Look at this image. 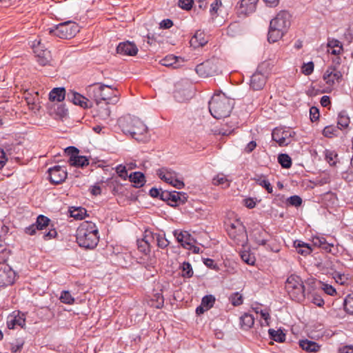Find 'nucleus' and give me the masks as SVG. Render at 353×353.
<instances>
[{
    "instance_id": "obj_18",
    "label": "nucleus",
    "mask_w": 353,
    "mask_h": 353,
    "mask_svg": "<svg viewBox=\"0 0 353 353\" xmlns=\"http://www.w3.org/2000/svg\"><path fill=\"white\" fill-rule=\"evenodd\" d=\"M174 236L176 237L177 241L184 248H189L191 243H194V239L190 234L187 231H174Z\"/></svg>"
},
{
    "instance_id": "obj_64",
    "label": "nucleus",
    "mask_w": 353,
    "mask_h": 353,
    "mask_svg": "<svg viewBox=\"0 0 353 353\" xmlns=\"http://www.w3.org/2000/svg\"><path fill=\"white\" fill-rule=\"evenodd\" d=\"M345 37L347 39H353V22L350 24L349 27L347 28L345 32Z\"/></svg>"
},
{
    "instance_id": "obj_12",
    "label": "nucleus",
    "mask_w": 353,
    "mask_h": 353,
    "mask_svg": "<svg viewBox=\"0 0 353 353\" xmlns=\"http://www.w3.org/2000/svg\"><path fill=\"white\" fill-rule=\"evenodd\" d=\"M258 1L259 0H241L236 6L237 14L239 17H245L253 13L256 10Z\"/></svg>"
},
{
    "instance_id": "obj_57",
    "label": "nucleus",
    "mask_w": 353,
    "mask_h": 353,
    "mask_svg": "<svg viewBox=\"0 0 353 353\" xmlns=\"http://www.w3.org/2000/svg\"><path fill=\"white\" fill-rule=\"evenodd\" d=\"M302 72L305 75L310 74L314 70V63L310 61L307 63H304L301 68Z\"/></svg>"
},
{
    "instance_id": "obj_52",
    "label": "nucleus",
    "mask_w": 353,
    "mask_h": 353,
    "mask_svg": "<svg viewBox=\"0 0 353 353\" xmlns=\"http://www.w3.org/2000/svg\"><path fill=\"white\" fill-rule=\"evenodd\" d=\"M106 106L105 108L103 107H99V117L101 118L102 119H107L110 117L111 111L110 110V108L105 105Z\"/></svg>"
},
{
    "instance_id": "obj_10",
    "label": "nucleus",
    "mask_w": 353,
    "mask_h": 353,
    "mask_svg": "<svg viewBox=\"0 0 353 353\" xmlns=\"http://www.w3.org/2000/svg\"><path fill=\"white\" fill-rule=\"evenodd\" d=\"M79 150L74 146H68V162L74 167L83 168L89 164V160L85 156L79 155Z\"/></svg>"
},
{
    "instance_id": "obj_23",
    "label": "nucleus",
    "mask_w": 353,
    "mask_h": 353,
    "mask_svg": "<svg viewBox=\"0 0 353 353\" xmlns=\"http://www.w3.org/2000/svg\"><path fill=\"white\" fill-rule=\"evenodd\" d=\"M49 32L50 34L60 39H66V21L56 25L53 28H49Z\"/></svg>"
},
{
    "instance_id": "obj_48",
    "label": "nucleus",
    "mask_w": 353,
    "mask_h": 353,
    "mask_svg": "<svg viewBox=\"0 0 353 353\" xmlns=\"http://www.w3.org/2000/svg\"><path fill=\"white\" fill-rule=\"evenodd\" d=\"M215 302V298L212 295L205 296L201 301V304L205 306V310L211 308Z\"/></svg>"
},
{
    "instance_id": "obj_37",
    "label": "nucleus",
    "mask_w": 353,
    "mask_h": 353,
    "mask_svg": "<svg viewBox=\"0 0 353 353\" xmlns=\"http://www.w3.org/2000/svg\"><path fill=\"white\" fill-rule=\"evenodd\" d=\"M65 90H52L49 94V99L52 101H62L65 99Z\"/></svg>"
},
{
    "instance_id": "obj_54",
    "label": "nucleus",
    "mask_w": 353,
    "mask_h": 353,
    "mask_svg": "<svg viewBox=\"0 0 353 353\" xmlns=\"http://www.w3.org/2000/svg\"><path fill=\"white\" fill-rule=\"evenodd\" d=\"M242 260L248 265H254L255 262V258L248 252H243L241 254Z\"/></svg>"
},
{
    "instance_id": "obj_47",
    "label": "nucleus",
    "mask_w": 353,
    "mask_h": 353,
    "mask_svg": "<svg viewBox=\"0 0 353 353\" xmlns=\"http://www.w3.org/2000/svg\"><path fill=\"white\" fill-rule=\"evenodd\" d=\"M338 128L334 125L326 126L323 130V134L328 138H331L336 135Z\"/></svg>"
},
{
    "instance_id": "obj_60",
    "label": "nucleus",
    "mask_w": 353,
    "mask_h": 353,
    "mask_svg": "<svg viewBox=\"0 0 353 353\" xmlns=\"http://www.w3.org/2000/svg\"><path fill=\"white\" fill-rule=\"evenodd\" d=\"M310 119L312 122L317 121L319 119V111L316 107H312L310 109Z\"/></svg>"
},
{
    "instance_id": "obj_34",
    "label": "nucleus",
    "mask_w": 353,
    "mask_h": 353,
    "mask_svg": "<svg viewBox=\"0 0 353 353\" xmlns=\"http://www.w3.org/2000/svg\"><path fill=\"white\" fill-rule=\"evenodd\" d=\"M294 247L297 250L298 253L302 255H307L312 252L310 246L301 241H294Z\"/></svg>"
},
{
    "instance_id": "obj_8",
    "label": "nucleus",
    "mask_w": 353,
    "mask_h": 353,
    "mask_svg": "<svg viewBox=\"0 0 353 353\" xmlns=\"http://www.w3.org/2000/svg\"><path fill=\"white\" fill-rule=\"evenodd\" d=\"M294 132L290 130H285L276 128L272 133V140L276 141L280 146H286L291 143V137Z\"/></svg>"
},
{
    "instance_id": "obj_15",
    "label": "nucleus",
    "mask_w": 353,
    "mask_h": 353,
    "mask_svg": "<svg viewBox=\"0 0 353 353\" xmlns=\"http://www.w3.org/2000/svg\"><path fill=\"white\" fill-rule=\"evenodd\" d=\"M15 273L9 267L4 266L0 268V286L10 285L14 282Z\"/></svg>"
},
{
    "instance_id": "obj_25",
    "label": "nucleus",
    "mask_w": 353,
    "mask_h": 353,
    "mask_svg": "<svg viewBox=\"0 0 353 353\" xmlns=\"http://www.w3.org/2000/svg\"><path fill=\"white\" fill-rule=\"evenodd\" d=\"M312 243L314 246L321 248L327 252H331L334 248V244L327 243L323 236H314Z\"/></svg>"
},
{
    "instance_id": "obj_22",
    "label": "nucleus",
    "mask_w": 353,
    "mask_h": 353,
    "mask_svg": "<svg viewBox=\"0 0 353 353\" xmlns=\"http://www.w3.org/2000/svg\"><path fill=\"white\" fill-rule=\"evenodd\" d=\"M265 82V76L260 72H256L251 77L250 88H263Z\"/></svg>"
},
{
    "instance_id": "obj_59",
    "label": "nucleus",
    "mask_w": 353,
    "mask_h": 353,
    "mask_svg": "<svg viewBox=\"0 0 353 353\" xmlns=\"http://www.w3.org/2000/svg\"><path fill=\"white\" fill-rule=\"evenodd\" d=\"M193 4V0H179V6L182 9L189 10L192 8Z\"/></svg>"
},
{
    "instance_id": "obj_27",
    "label": "nucleus",
    "mask_w": 353,
    "mask_h": 353,
    "mask_svg": "<svg viewBox=\"0 0 353 353\" xmlns=\"http://www.w3.org/2000/svg\"><path fill=\"white\" fill-rule=\"evenodd\" d=\"M299 345L307 352H316L320 350V345L318 343L307 339L299 341Z\"/></svg>"
},
{
    "instance_id": "obj_41",
    "label": "nucleus",
    "mask_w": 353,
    "mask_h": 353,
    "mask_svg": "<svg viewBox=\"0 0 353 353\" xmlns=\"http://www.w3.org/2000/svg\"><path fill=\"white\" fill-rule=\"evenodd\" d=\"M278 161L284 168H290L292 165V159L287 154H281L278 157Z\"/></svg>"
},
{
    "instance_id": "obj_53",
    "label": "nucleus",
    "mask_w": 353,
    "mask_h": 353,
    "mask_svg": "<svg viewBox=\"0 0 353 353\" xmlns=\"http://www.w3.org/2000/svg\"><path fill=\"white\" fill-rule=\"evenodd\" d=\"M287 201H288V203L290 205L294 206V207H299L302 203L301 198L297 195H294V196H292L289 197Z\"/></svg>"
},
{
    "instance_id": "obj_11",
    "label": "nucleus",
    "mask_w": 353,
    "mask_h": 353,
    "mask_svg": "<svg viewBox=\"0 0 353 353\" xmlns=\"http://www.w3.org/2000/svg\"><path fill=\"white\" fill-rule=\"evenodd\" d=\"M323 79L330 86L338 87L343 81L342 73L334 68H329L323 75Z\"/></svg>"
},
{
    "instance_id": "obj_13",
    "label": "nucleus",
    "mask_w": 353,
    "mask_h": 353,
    "mask_svg": "<svg viewBox=\"0 0 353 353\" xmlns=\"http://www.w3.org/2000/svg\"><path fill=\"white\" fill-rule=\"evenodd\" d=\"M50 180L53 183H60L66 179V170L64 166L55 165L48 169Z\"/></svg>"
},
{
    "instance_id": "obj_58",
    "label": "nucleus",
    "mask_w": 353,
    "mask_h": 353,
    "mask_svg": "<svg viewBox=\"0 0 353 353\" xmlns=\"http://www.w3.org/2000/svg\"><path fill=\"white\" fill-rule=\"evenodd\" d=\"M116 172L118 174V175L123 179H126V178L128 177V172L126 168L123 165H119L118 166H117Z\"/></svg>"
},
{
    "instance_id": "obj_17",
    "label": "nucleus",
    "mask_w": 353,
    "mask_h": 353,
    "mask_svg": "<svg viewBox=\"0 0 353 353\" xmlns=\"http://www.w3.org/2000/svg\"><path fill=\"white\" fill-rule=\"evenodd\" d=\"M117 52L122 55L134 56L138 52V48L134 43L125 41L119 44Z\"/></svg>"
},
{
    "instance_id": "obj_24",
    "label": "nucleus",
    "mask_w": 353,
    "mask_h": 353,
    "mask_svg": "<svg viewBox=\"0 0 353 353\" xmlns=\"http://www.w3.org/2000/svg\"><path fill=\"white\" fill-rule=\"evenodd\" d=\"M72 101L73 104L79 105L81 108H88L92 107L91 102L85 97L83 95L77 93V92H73L72 97Z\"/></svg>"
},
{
    "instance_id": "obj_36",
    "label": "nucleus",
    "mask_w": 353,
    "mask_h": 353,
    "mask_svg": "<svg viewBox=\"0 0 353 353\" xmlns=\"http://www.w3.org/2000/svg\"><path fill=\"white\" fill-rule=\"evenodd\" d=\"M268 333L270 338L276 342L283 343L285 340V334L281 330L270 329Z\"/></svg>"
},
{
    "instance_id": "obj_51",
    "label": "nucleus",
    "mask_w": 353,
    "mask_h": 353,
    "mask_svg": "<svg viewBox=\"0 0 353 353\" xmlns=\"http://www.w3.org/2000/svg\"><path fill=\"white\" fill-rule=\"evenodd\" d=\"M307 297L310 299L311 301L317 306L321 307L324 304V301L322 297L315 292L310 294Z\"/></svg>"
},
{
    "instance_id": "obj_29",
    "label": "nucleus",
    "mask_w": 353,
    "mask_h": 353,
    "mask_svg": "<svg viewBox=\"0 0 353 353\" xmlns=\"http://www.w3.org/2000/svg\"><path fill=\"white\" fill-rule=\"evenodd\" d=\"M68 212L71 217L76 220H83L88 215L87 210L82 207H70Z\"/></svg>"
},
{
    "instance_id": "obj_14",
    "label": "nucleus",
    "mask_w": 353,
    "mask_h": 353,
    "mask_svg": "<svg viewBox=\"0 0 353 353\" xmlns=\"http://www.w3.org/2000/svg\"><path fill=\"white\" fill-rule=\"evenodd\" d=\"M196 72L201 77H208L216 74L217 68L210 61H205L196 65Z\"/></svg>"
},
{
    "instance_id": "obj_44",
    "label": "nucleus",
    "mask_w": 353,
    "mask_h": 353,
    "mask_svg": "<svg viewBox=\"0 0 353 353\" xmlns=\"http://www.w3.org/2000/svg\"><path fill=\"white\" fill-rule=\"evenodd\" d=\"M182 276L186 278H190L193 275V270L191 264L189 262H183L181 265Z\"/></svg>"
},
{
    "instance_id": "obj_56",
    "label": "nucleus",
    "mask_w": 353,
    "mask_h": 353,
    "mask_svg": "<svg viewBox=\"0 0 353 353\" xmlns=\"http://www.w3.org/2000/svg\"><path fill=\"white\" fill-rule=\"evenodd\" d=\"M137 246L139 250L145 254L149 253L150 251V247H149V245L145 243V242H143L141 240L137 241Z\"/></svg>"
},
{
    "instance_id": "obj_55",
    "label": "nucleus",
    "mask_w": 353,
    "mask_h": 353,
    "mask_svg": "<svg viewBox=\"0 0 353 353\" xmlns=\"http://www.w3.org/2000/svg\"><path fill=\"white\" fill-rule=\"evenodd\" d=\"M228 179L223 174H218L213 178L212 183L215 185H223L227 183Z\"/></svg>"
},
{
    "instance_id": "obj_42",
    "label": "nucleus",
    "mask_w": 353,
    "mask_h": 353,
    "mask_svg": "<svg viewBox=\"0 0 353 353\" xmlns=\"http://www.w3.org/2000/svg\"><path fill=\"white\" fill-rule=\"evenodd\" d=\"M156 236L157 233H153L150 230H146L144 232L143 238L141 240L145 242L150 247L152 243L156 242Z\"/></svg>"
},
{
    "instance_id": "obj_63",
    "label": "nucleus",
    "mask_w": 353,
    "mask_h": 353,
    "mask_svg": "<svg viewBox=\"0 0 353 353\" xmlns=\"http://www.w3.org/2000/svg\"><path fill=\"white\" fill-rule=\"evenodd\" d=\"M161 28L168 29L173 26V22L169 19H163L159 24Z\"/></svg>"
},
{
    "instance_id": "obj_9",
    "label": "nucleus",
    "mask_w": 353,
    "mask_h": 353,
    "mask_svg": "<svg viewBox=\"0 0 353 353\" xmlns=\"http://www.w3.org/2000/svg\"><path fill=\"white\" fill-rule=\"evenodd\" d=\"M32 47L38 63L41 65H46L50 61V51L41 43L40 41L37 40L33 41Z\"/></svg>"
},
{
    "instance_id": "obj_43",
    "label": "nucleus",
    "mask_w": 353,
    "mask_h": 353,
    "mask_svg": "<svg viewBox=\"0 0 353 353\" xmlns=\"http://www.w3.org/2000/svg\"><path fill=\"white\" fill-rule=\"evenodd\" d=\"M221 6L222 2L221 0H214L210 4V13L212 19H214L218 16V10Z\"/></svg>"
},
{
    "instance_id": "obj_32",
    "label": "nucleus",
    "mask_w": 353,
    "mask_h": 353,
    "mask_svg": "<svg viewBox=\"0 0 353 353\" xmlns=\"http://www.w3.org/2000/svg\"><path fill=\"white\" fill-rule=\"evenodd\" d=\"M130 181L134 183V187H142L145 183V176L140 172H134L129 176Z\"/></svg>"
},
{
    "instance_id": "obj_28",
    "label": "nucleus",
    "mask_w": 353,
    "mask_h": 353,
    "mask_svg": "<svg viewBox=\"0 0 353 353\" xmlns=\"http://www.w3.org/2000/svg\"><path fill=\"white\" fill-rule=\"evenodd\" d=\"M327 48H330L328 52L334 55H339L343 52V45L337 39H332L328 41Z\"/></svg>"
},
{
    "instance_id": "obj_16",
    "label": "nucleus",
    "mask_w": 353,
    "mask_h": 353,
    "mask_svg": "<svg viewBox=\"0 0 353 353\" xmlns=\"http://www.w3.org/2000/svg\"><path fill=\"white\" fill-rule=\"evenodd\" d=\"M174 101L177 103H185L195 94L194 90H172L171 92Z\"/></svg>"
},
{
    "instance_id": "obj_2",
    "label": "nucleus",
    "mask_w": 353,
    "mask_h": 353,
    "mask_svg": "<svg viewBox=\"0 0 353 353\" xmlns=\"http://www.w3.org/2000/svg\"><path fill=\"white\" fill-rule=\"evenodd\" d=\"M76 241L78 245L85 249H94L99 240V230L95 223L91 221H83L76 231Z\"/></svg>"
},
{
    "instance_id": "obj_49",
    "label": "nucleus",
    "mask_w": 353,
    "mask_h": 353,
    "mask_svg": "<svg viewBox=\"0 0 353 353\" xmlns=\"http://www.w3.org/2000/svg\"><path fill=\"white\" fill-rule=\"evenodd\" d=\"M230 301L233 305L239 306L243 303V296L239 292H235L230 295Z\"/></svg>"
},
{
    "instance_id": "obj_62",
    "label": "nucleus",
    "mask_w": 353,
    "mask_h": 353,
    "mask_svg": "<svg viewBox=\"0 0 353 353\" xmlns=\"http://www.w3.org/2000/svg\"><path fill=\"white\" fill-rule=\"evenodd\" d=\"M322 285V289L327 294L332 296L336 293V290L332 285L328 284H323Z\"/></svg>"
},
{
    "instance_id": "obj_45",
    "label": "nucleus",
    "mask_w": 353,
    "mask_h": 353,
    "mask_svg": "<svg viewBox=\"0 0 353 353\" xmlns=\"http://www.w3.org/2000/svg\"><path fill=\"white\" fill-rule=\"evenodd\" d=\"M316 282V280L312 278L305 281L304 285L305 286L306 296H309L310 294L313 293Z\"/></svg>"
},
{
    "instance_id": "obj_21",
    "label": "nucleus",
    "mask_w": 353,
    "mask_h": 353,
    "mask_svg": "<svg viewBox=\"0 0 353 353\" xmlns=\"http://www.w3.org/2000/svg\"><path fill=\"white\" fill-rule=\"evenodd\" d=\"M282 30L272 26L270 23L269 31L268 34V41L270 43H275L280 40L285 34Z\"/></svg>"
},
{
    "instance_id": "obj_38",
    "label": "nucleus",
    "mask_w": 353,
    "mask_h": 353,
    "mask_svg": "<svg viewBox=\"0 0 353 353\" xmlns=\"http://www.w3.org/2000/svg\"><path fill=\"white\" fill-rule=\"evenodd\" d=\"M79 31L80 27L77 23L68 21V39L75 37Z\"/></svg>"
},
{
    "instance_id": "obj_46",
    "label": "nucleus",
    "mask_w": 353,
    "mask_h": 353,
    "mask_svg": "<svg viewBox=\"0 0 353 353\" xmlns=\"http://www.w3.org/2000/svg\"><path fill=\"white\" fill-rule=\"evenodd\" d=\"M344 308L347 313L353 314V294H349L345 298L344 301Z\"/></svg>"
},
{
    "instance_id": "obj_33",
    "label": "nucleus",
    "mask_w": 353,
    "mask_h": 353,
    "mask_svg": "<svg viewBox=\"0 0 353 353\" xmlns=\"http://www.w3.org/2000/svg\"><path fill=\"white\" fill-rule=\"evenodd\" d=\"M332 277L337 283L342 285H348L350 282V278L348 274H345L340 272H333Z\"/></svg>"
},
{
    "instance_id": "obj_35",
    "label": "nucleus",
    "mask_w": 353,
    "mask_h": 353,
    "mask_svg": "<svg viewBox=\"0 0 353 353\" xmlns=\"http://www.w3.org/2000/svg\"><path fill=\"white\" fill-rule=\"evenodd\" d=\"M338 128H346L350 124V118L345 111H341L338 116Z\"/></svg>"
},
{
    "instance_id": "obj_26",
    "label": "nucleus",
    "mask_w": 353,
    "mask_h": 353,
    "mask_svg": "<svg viewBox=\"0 0 353 353\" xmlns=\"http://www.w3.org/2000/svg\"><path fill=\"white\" fill-rule=\"evenodd\" d=\"M157 174L159 177L168 183H172L174 181L176 174L174 171L165 168L158 170Z\"/></svg>"
},
{
    "instance_id": "obj_7",
    "label": "nucleus",
    "mask_w": 353,
    "mask_h": 353,
    "mask_svg": "<svg viewBox=\"0 0 353 353\" xmlns=\"http://www.w3.org/2000/svg\"><path fill=\"white\" fill-rule=\"evenodd\" d=\"M272 26L278 28L287 32L291 24V15L285 10L279 12L277 15L270 21Z\"/></svg>"
},
{
    "instance_id": "obj_39",
    "label": "nucleus",
    "mask_w": 353,
    "mask_h": 353,
    "mask_svg": "<svg viewBox=\"0 0 353 353\" xmlns=\"http://www.w3.org/2000/svg\"><path fill=\"white\" fill-rule=\"evenodd\" d=\"M262 178H263L262 176H256L253 179V180H254L258 185L265 188V190L268 191V193H272L273 188H272L270 183L268 180H266L265 179H262Z\"/></svg>"
},
{
    "instance_id": "obj_5",
    "label": "nucleus",
    "mask_w": 353,
    "mask_h": 353,
    "mask_svg": "<svg viewBox=\"0 0 353 353\" xmlns=\"http://www.w3.org/2000/svg\"><path fill=\"white\" fill-rule=\"evenodd\" d=\"M230 239L239 245L244 246L248 241L246 230L244 226L239 221L231 223L227 228Z\"/></svg>"
},
{
    "instance_id": "obj_3",
    "label": "nucleus",
    "mask_w": 353,
    "mask_h": 353,
    "mask_svg": "<svg viewBox=\"0 0 353 353\" xmlns=\"http://www.w3.org/2000/svg\"><path fill=\"white\" fill-rule=\"evenodd\" d=\"M118 123L123 133L130 134L138 141H146L148 128L139 118L125 115L119 119Z\"/></svg>"
},
{
    "instance_id": "obj_19",
    "label": "nucleus",
    "mask_w": 353,
    "mask_h": 353,
    "mask_svg": "<svg viewBox=\"0 0 353 353\" xmlns=\"http://www.w3.org/2000/svg\"><path fill=\"white\" fill-rule=\"evenodd\" d=\"M208 39L203 31L197 30L190 41V46L194 48L204 46L208 43Z\"/></svg>"
},
{
    "instance_id": "obj_40",
    "label": "nucleus",
    "mask_w": 353,
    "mask_h": 353,
    "mask_svg": "<svg viewBox=\"0 0 353 353\" xmlns=\"http://www.w3.org/2000/svg\"><path fill=\"white\" fill-rule=\"evenodd\" d=\"M50 220L47 216L44 215H39L37 219V221L35 223L37 225V228L39 230H41L44 229L46 227H47L49 225Z\"/></svg>"
},
{
    "instance_id": "obj_30",
    "label": "nucleus",
    "mask_w": 353,
    "mask_h": 353,
    "mask_svg": "<svg viewBox=\"0 0 353 353\" xmlns=\"http://www.w3.org/2000/svg\"><path fill=\"white\" fill-rule=\"evenodd\" d=\"M186 201L185 193L179 192H170V202L172 206L177 205L179 203H184Z\"/></svg>"
},
{
    "instance_id": "obj_31",
    "label": "nucleus",
    "mask_w": 353,
    "mask_h": 353,
    "mask_svg": "<svg viewBox=\"0 0 353 353\" xmlns=\"http://www.w3.org/2000/svg\"><path fill=\"white\" fill-rule=\"evenodd\" d=\"M241 327L247 330L252 327L254 323V318L252 314L245 313L240 318Z\"/></svg>"
},
{
    "instance_id": "obj_1",
    "label": "nucleus",
    "mask_w": 353,
    "mask_h": 353,
    "mask_svg": "<svg viewBox=\"0 0 353 353\" xmlns=\"http://www.w3.org/2000/svg\"><path fill=\"white\" fill-rule=\"evenodd\" d=\"M233 105V99L221 90H217L209 103V110L214 118L221 119L230 116Z\"/></svg>"
},
{
    "instance_id": "obj_50",
    "label": "nucleus",
    "mask_w": 353,
    "mask_h": 353,
    "mask_svg": "<svg viewBox=\"0 0 353 353\" xmlns=\"http://www.w3.org/2000/svg\"><path fill=\"white\" fill-rule=\"evenodd\" d=\"M156 243L157 246L161 249L165 248L170 243V242L165 238V236H163L159 234H157Z\"/></svg>"
},
{
    "instance_id": "obj_61",
    "label": "nucleus",
    "mask_w": 353,
    "mask_h": 353,
    "mask_svg": "<svg viewBox=\"0 0 353 353\" xmlns=\"http://www.w3.org/2000/svg\"><path fill=\"white\" fill-rule=\"evenodd\" d=\"M176 57L172 55L167 56L165 59L161 60V63L165 66L172 65L175 63Z\"/></svg>"
},
{
    "instance_id": "obj_4",
    "label": "nucleus",
    "mask_w": 353,
    "mask_h": 353,
    "mask_svg": "<svg viewBox=\"0 0 353 353\" xmlns=\"http://www.w3.org/2000/svg\"><path fill=\"white\" fill-rule=\"evenodd\" d=\"M285 289L291 299L296 302L303 301L306 296L305 286L297 275L292 274L287 279Z\"/></svg>"
},
{
    "instance_id": "obj_6",
    "label": "nucleus",
    "mask_w": 353,
    "mask_h": 353,
    "mask_svg": "<svg viewBox=\"0 0 353 353\" xmlns=\"http://www.w3.org/2000/svg\"><path fill=\"white\" fill-rule=\"evenodd\" d=\"M116 92L117 90H94V97L97 104L99 105L102 101L105 105L117 103L119 99Z\"/></svg>"
},
{
    "instance_id": "obj_20",
    "label": "nucleus",
    "mask_w": 353,
    "mask_h": 353,
    "mask_svg": "<svg viewBox=\"0 0 353 353\" xmlns=\"http://www.w3.org/2000/svg\"><path fill=\"white\" fill-rule=\"evenodd\" d=\"M25 318L23 314H13L9 316L7 320V326L9 329H14L17 325L23 327L25 325Z\"/></svg>"
}]
</instances>
